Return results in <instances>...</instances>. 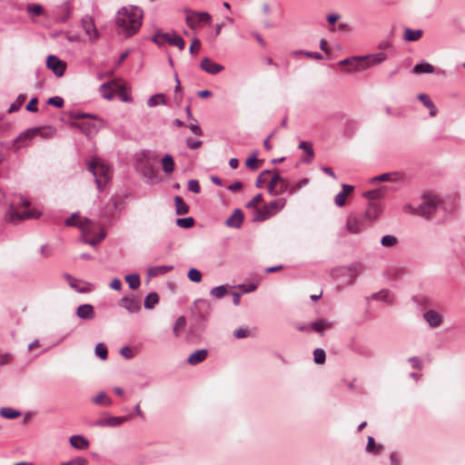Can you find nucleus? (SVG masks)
I'll list each match as a JSON object with an SVG mask.
<instances>
[{
  "mask_svg": "<svg viewBox=\"0 0 465 465\" xmlns=\"http://www.w3.org/2000/svg\"><path fill=\"white\" fill-rule=\"evenodd\" d=\"M412 74H432L434 72V66L427 62H422L415 64L411 69Z\"/></svg>",
  "mask_w": 465,
  "mask_h": 465,
  "instance_id": "c756f323",
  "label": "nucleus"
},
{
  "mask_svg": "<svg viewBox=\"0 0 465 465\" xmlns=\"http://www.w3.org/2000/svg\"><path fill=\"white\" fill-rule=\"evenodd\" d=\"M292 187V186L285 179L282 177V180L280 181V184L278 189H276V192H279V194L286 192L290 193V190Z\"/></svg>",
  "mask_w": 465,
  "mask_h": 465,
  "instance_id": "bf43d9fd",
  "label": "nucleus"
},
{
  "mask_svg": "<svg viewBox=\"0 0 465 465\" xmlns=\"http://www.w3.org/2000/svg\"><path fill=\"white\" fill-rule=\"evenodd\" d=\"M95 355L102 360L107 359V348L103 343H98L94 349Z\"/></svg>",
  "mask_w": 465,
  "mask_h": 465,
  "instance_id": "4d7b16f0",
  "label": "nucleus"
},
{
  "mask_svg": "<svg viewBox=\"0 0 465 465\" xmlns=\"http://www.w3.org/2000/svg\"><path fill=\"white\" fill-rule=\"evenodd\" d=\"M158 104H165V99H164L163 94H157L152 95L147 100V105L149 107H154Z\"/></svg>",
  "mask_w": 465,
  "mask_h": 465,
  "instance_id": "a18cd8bd",
  "label": "nucleus"
},
{
  "mask_svg": "<svg viewBox=\"0 0 465 465\" xmlns=\"http://www.w3.org/2000/svg\"><path fill=\"white\" fill-rule=\"evenodd\" d=\"M383 450V446L381 444H376L375 440L373 437L369 436L367 446H366V451L369 453H373L375 455H379Z\"/></svg>",
  "mask_w": 465,
  "mask_h": 465,
  "instance_id": "c9c22d12",
  "label": "nucleus"
},
{
  "mask_svg": "<svg viewBox=\"0 0 465 465\" xmlns=\"http://www.w3.org/2000/svg\"><path fill=\"white\" fill-rule=\"evenodd\" d=\"M371 298L374 299V300H379V301H382V302H391V300H390V293L386 290H382V291H381L379 292L373 293Z\"/></svg>",
  "mask_w": 465,
  "mask_h": 465,
  "instance_id": "13d9d810",
  "label": "nucleus"
},
{
  "mask_svg": "<svg viewBox=\"0 0 465 465\" xmlns=\"http://www.w3.org/2000/svg\"><path fill=\"white\" fill-rule=\"evenodd\" d=\"M349 64H355V70L365 69V65L363 64V60L361 56H352L339 62L340 65H349Z\"/></svg>",
  "mask_w": 465,
  "mask_h": 465,
  "instance_id": "473e14b6",
  "label": "nucleus"
},
{
  "mask_svg": "<svg viewBox=\"0 0 465 465\" xmlns=\"http://www.w3.org/2000/svg\"><path fill=\"white\" fill-rule=\"evenodd\" d=\"M64 278L67 281L70 287L79 293H88L93 289L91 283L76 279L69 273H64Z\"/></svg>",
  "mask_w": 465,
  "mask_h": 465,
  "instance_id": "0eeeda50",
  "label": "nucleus"
},
{
  "mask_svg": "<svg viewBox=\"0 0 465 465\" xmlns=\"http://www.w3.org/2000/svg\"><path fill=\"white\" fill-rule=\"evenodd\" d=\"M187 15L185 22L192 29H194L199 24H211L212 16L207 12H194L186 10Z\"/></svg>",
  "mask_w": 465,
  "mask_h": 465,
  "instance_id": "423d86ee",
  "label": "nucleus"
},
{
  "mask_svg": "<svg viewBox=\"0 0 465 465\" xmlns=\"http://www.w3.org/2000/svg\"><path fill=\"white\" fill-rule=\"evenodd\" d=\"M75 314L82 320L91 321L95 318L94 308L90 303H84L77 307Z\"/></svg>",
  "mask_w": 465,
  "mask_h": 465,
  "instance_id": "f3484780",
  "label": "nucleus"
},
{
  "mask_svg": "<svg viewBox=\"0 0 465 465\" xmlns=\"http://www.w3.org/2000/svg\"><path fill=\"white\" fill-rule=\"evenodd\" d=\"M423 318L432 328L439 327L442 323L441 315L434 310H429L423 313Z\"/></svg>",
  "mask_w": 465,
  "mask_h": 465,
  "instance_id": "412c9836",
  "label": "nucleus"
},
{
  "mask_svg": "<svg viewBox=\"0 0 465 465\" xmlns=\"http://www.w3.org/2000/svg\"><path fill=\"white\" fill-rule=\"evenodd\" d=\"M400 178L401 174L399 173H385L372 177L371 179V183H374L377 182H395Z\"/></svg>",
  "mask_w": 465,
  "mask_h": 465,
  "instance_id": "c85d7f7f",
  "label": "nucleus"
},
{
  "mask_svg": "<svg viewBox=\"0 0 465 465\" xmlns=\"http://www.w3.org/2000/svg\"><path fill=\"white\" fill-rule=\"evenodd\" d=\"M262 200V193H258L256 194L251 201H249L246 204H245V207L246 208H253V209H256V211L258 210L256 205L257 203H259Z\"/></svg>",
  "mask_w": 465,
  "mask_h": 465,
  "instance_id": "052dcab7",
  "label": "nucleus"
},
{
  "mask_svg": "<svg viewBox=\"0 0 465 465\" xmlns=\"http://www.w3.org/2000/svg\"><path fill=\"white\" fill-rule=\"evenodd\" d=\"M299 148L302 149L310 157H312L314 154L312 144L308 143L307 142H301Z\"/></svg>",
  "mask_w": 465,
  "mask_h": 465,
  "instance_id": "338daca9",
  "label": "nucleus"
},
{
  "mask_svg": "<svg viewBox=\"0 0 465 465\" xmlns=\"http://www.w3.org/2000/svg\"><path fill=\"white\" fill-rule=\"evenodd\" d=\"M370 223L363 214L351 213L346 222V229L349 232L357 234L364 231Z\"/></svg>",
  "mask_w": 465,
  "mask_h": 465,
  "instance_id": "39448f33",
  "label": "nucleus"
},
{
  "mask_svg": "<svg viewBox=\"0 0 465 465\" xmlns=\"http://www.w3.org/2000/svg\"><path fill=\"white\" fill-rule=\"evenodd\" d=\"M186 325V319L184 316H180L175 321L174 326H173V333L176 337L180 335V332L182 330L184 329Z\"/></svg>",
  "mask_w": 465,
  "mask_h": 465,
  "instance_id": "de8ad7c7",
  "label": "nucleus"
},
{
  "mask_svg": "<svg viewBox=\"0 0 465 465\" xmlns=\"http://www.w3.org/2000/svg\"><path fill=\"white\" fill-rule=\"evenodd\" d=\"M143 11L137 6H123L115 15L117 32L126 37L135 35L142 25Z\"/></svg>",
  "mask_w": 465,
  "mask_h": 465,
  "instance_id": "f257e3e1",
  "label": "nucleus"
},
{
  "mask_svg": "<svg viewBox=\"0 0 465 465\" xmlns=\"http://www.w3.org/2000/svg\"><path fill=\"white\" fill-rule=\"evenodd\" d=\"M438 204L439 199L436 196H424L422 202L417 207L416 214L430 219L435 214Z\"/></svg>",
  "mask_w": 465,
  "mask_h": 465,
  "instance_id": "20e7f679",
  "label": "nucleus"
},
{
  "mask_svg": "<svg viewBox=\"0 0 465 465\" xmlns=\"http://www.w3.org/2000/svg\"><path fill=\"white\" fill-rule=\"evenodd\" d=\"M243 213L240 209H235L232 214L226 220L225 224L228 227L239 229L243 221Z\"/></svg>",
  "mask_w": 465,
  "mask_h": 465,
  "instance_id": "5701e85b",
  "label": "nucleus"
},
{
  "mask_svg": "<svg viewBox=\"0 0 465 465\" xmlns=\"http://www.w3.org/2000/svg\"><path fill=\"white\" fill-rule=\"evenodd\" d=\"M153 41L158 45H163L168 43L171 45L177 46L180 50H183L185 47V42L181 35L173 33H162L157 32L153 37Z\"/></svg>",
  "mask_w": 465,
  "mask_h": 465,
  "instance_id": "7ed1b4c3",
  "label": "nucleus"
},
{
  "mask_svg": "<svg viewBox=\"0 0 465 465\" xmlns=\"http://www.w3.org/2000/svg\"><path fill=\"white\" fill-rule=\"evenodd\" d=\"M211 304L207 300L199 299L194 302V305L192 308L193 314L197 316L201 320H205L211 313Z\"/></svg>",
  "mask_w": 465,
  "mask_h": 465,
  "instance_id": "6e6552de",
  "label": "nucleus"
},
{
  "mask_svg": "<svg viewBox=\"0 0 465 465\" xmlns=\"http://www.w3.org/2000/svg\"><path fill=\"white\" fill-rule=\"evenodd\" d=\"M346 198L347 196L344 194V193L340 192L334 198L335 204L339 207L343 206L346 203Z\"/></svg>",
  "mask_w": 465,
  "mask_h": 465,
  "instance_id": "774afa93",
  "label": "nucleus"
},
{
  "mask_svg": "<svg viewBox=\"0 0 465 465\" xmlns=\"http://www.w3.org/2000/svg\"><path fill=\"white\" fill-rule=\"evenodd\" d=\"M423 31L421 29L412 30L411 28H405L403 39L406 42L418 41L422 36Z\"/></svg>",
  "mask_w": 465,
  "mask_h": 465,
  "instance_id": "2f4dec72",
  "label": "nucleus"
},
{
  "mask_svg": "<svg viewBox=\"0 0 465 465\" xmlns=\"http://www.w3.org/2000/svg\"><path fill=\"white\" fill-rule=\"evenodd\" d=\"M69 441L73 448L81 450H87L90 445L89 440L82 435H73Z\"/></svg>",
  "mask_w": 465,
  "mask_h": 465,
  "instance_id": "b1692460",
  "label": "nucleus"
},
{
  "mask_svg": "<svg viewBox=\"0 0 465 465\" xmlns=\"http://www.w3.org/2000/svg\"><path fill=\"white\" fill-rule=\"evenodd\" d=\"M142 173L146 178L147 183H154L157 182V170L151 164H144L142 168Z\"/></svg>",
  "mask_w": 465,
  "mask_h": 465,
  "instance_id": "bb28decb",
  "label": "nucleus"
},
{
  "mask_svg": "<svg viewBox=\"0 0 465 465\" xmlns=\"http://www.w3.org/2000/svg\"><path fill=\"white\" fill-rule=\"evenodd\" d=\"M38 128L40 129L38 134H41L43 137H51L55 134V129L51 126Z\"/></svg>",
  "mask_w": 465,
  "mask_h": 465,
  "instance_id": "69168bd1",
  "label": "nucleus"
},
{
  "mask_svg": "<svg viewBox=\"0 0 465 465\" xmlns=\"http://www.w3.org/2000/svg\"><path fill=\"white\" fill-rule=\"evenodd\" d=\"M26 96L25 94H19L16 98V100L10 105L7 112L9 114L17 112L23 105Z\"/></svg>",
  "mask_w": 465,
  "mask_h": 465,
  "instance_id": "49530a36",
  "label": "nucleus"
},
{
  "mask_svg": "<svg viewBox=\"0 0 465 465\" xmlns=\"http://www.w3.org/2000/svg\"><path fill=\"white\" fill-rule=\"evenodd\" d=\"M82 27L85 32V35L88 36L89 41L94 42L99 38L98 30L91 16L85 15L82 18Z\"/></svg>",
  "mask_w": 465,
  "mask_h": 465,
  "instance_id": "1a4fd4ad",
  "label": "nucleus"
},
{
  "mask_svg": "<svg viewBox=\"0 0 465 465\" xmlns=\"http://www.w3.org/2000/svg\"><path fill=\"white\" fill-rule=\"evenodd\" d=\"M203 331V327L200 324L192 325L189 329L188 338L192 340L193 338L199 339Z\"/></svg>",
  "mask_w": 465,
  "mask_h": 465,
  "instance_id": "09e8293b",
  "label": "nucleus"
},
{
  "mask_svg": "<svg viewBox=\"0 0 465 465\" xmlns=\"http://www.w3.org/2000/svg\"><path fill=\"white\" fill-rule=\"evenodd\" d=\"M119 305L130 313H137L141 310V302L135 298L124 297L119 301Z\"/></svg>",
  "mask_w": 465,
  "mask_h": 465,
  "instance_id": "a211bd4d",
  "label": "nucleus"
},
{
  "mask_svg": "<svg viewBox=\"0 0 465 465\" xmlns=\"http://www.w3.org/2000/svg\"><path fill=\"white\" fill-rule=\"evenodd\" d=\"M71 126L78 128L82 133L85 134L86 135H91L98 132L99 127H97L94 124L91 123H77V122H71Z\"/></svg>",
  "mask_w": 465,
  "mask_h": 465,
  "instance_id": "393cba45",
  "label": "nucleus"
},
{
  "mask_svg": "<svg viewBox=\"0 0 465 465\" xmlns=\"http://www.w3.org/2000/svg\"><path fill=\"white\" fill-rule=\"evenodd\" d=\"M188 190L193 193H199L201 192V186L198 180H190L188 182Z\"/></svg>",
  "mask_w": 465,
  "mask_h": 465,
  "instance_id": "680f3d73",
  "label": "nucleus"
},
{
  "mask_svg": "<svg viewBox=\"0 0 465 465\" xmlns=\"http://www.w3.org/2000/svg\"><path fill=\"white\" fill-rule=\"evenodd\" d=\"M208 356V351L206 349H201L193 351L190 354L187 361L191 365H197L203 362Z\"/></svg>",
  "mask_w": 465,
  "mask_h": 465,
  "instance_id": "a878e982",
  "label": "nucleus"
},
{
  "mask_svg": "<svg viewBox=\"0 0 465 465\" xmlns=\"http://www.w3.org/2000/svg\"><path fill=\"white\" fill-rule=\"evenodd\" d=\"M257 156H256V153H254L252 154V156L249 157L246 162H245V165L247 168L251 169V170H256L258 168L257 166Z\"/></svg>",
  "mask_w": 465,
  "mask_h": 465,
  "instance_id": "e2e57ef3",
  "label": "nucleus"
},
{
  "mask_svg": "<svg viewBox=\"0 0 465 465\" xmlns=\"http://www.w3.org/2000/svg\"><path fill=\"white\" fill-rule=\"evenodd\" d=\"M173 269V265H159L148 269L147 274L149 277H156L160 274H164Z\"/></svg>",
  "mask_w": 465,
  "mask_h": 465,
  "instance_id": "7c9ffc66",
  "label": "nucleus"
},
{
  "mask_svg": "<svg viewBox=\"0 0 465 465\" xmlns=\"http://www.w3.org/2000/svg\"><path fill=\"white\" fill-rule=\"evenodd\" d=\"M418 99L422 103V104L430 110V116H436L438 114V109L430 98V96L426 94H420L418 95Z\"/></svg>",
  "mask_w": 465,
  "mask_h": 465,
  "instance_id": "cd10ccee",
  "label": "nucleus"
},
{
  "mask_svg": "<svg viewBox=\"0 0 465 465\" xmlns=\"http://www.w3.org/2000/svg\"><path fill=\"white\" fill-rule=\"evenodd\" d=\"M125 281L128 283L129 288L132 290L137 289L141 284L140 276L137 273L126 275Z\"/></svg>",
  "mask_w": 465,
  "mask_h": 465,
  "instance_id": "37998d69",
  "label": "nucleus"
},
{
  "mask_svg": "<svg viewBox=\"0 0 465 465\" xmlns=\"http://www.w3.org/2000/svg\"><path fill=\"white\" fill-rule=\"evenodd\" d=\"M174 166H175V163H174V160H173V156L169 153L165 154L163 156V158L162 159L163 171L166 174H170L174 171Z\"/></svg>",
  "mask_w": 465,
  "mask_h": 465,
  "instance_id": "72a5a7b5",
  "label": "nucleus"
},
{
  "mask_svg": "<svg viewBox=\"0 0 465 465\" xmlns=\"http://www.w3.org/2000/svg\"><path fill=\"white\" fill-rule=\"evenodd\" d=\"M94 225V223L92 220L84 218L79 222V224H77V228L80 229L84 234H91L93 233Z\"/></svg>",
  "mask_w": 465,
  "mask_h": 465,
  "instance_id": "ea45409f",
  "label": "nucleus"
},
{
  "mask_svg": "<svg viewBox=\"0 0 465 465\" xmlns=\"http://www.w3.org/2000/svg\"><path fill=\"white\" fill-rule=\"evenodd\" d=\"M100 94L106 100H112L114 95V91L111 87L110 83H104L100 86Z\"/></svg>",
  "mask_w": 465,
  "mask_h": 465,
  "instance_id": "79ce46f5",
  "label": "nucleus"
},
{
  "mask_svg": "<svg viewBox=\"0 0 465 465\" xmlns=\"http://www.w3.org/2000/svg\"><path fill=\"white\" fill-rule=\"evenodd\" d=\"M388 192L389 188L387 186H381L374 190L364 192L362 196L370 202H376L379 199L384 198Z\"/></svg>",
  "mask_w": 465,
  "mask_h": 465,
  "instance_id": "aec40b11",
  "label": "nucleus"
},
{
  "mask_svg": "<svg viewBox=\"0 0 465 465\" xmlns=\"http://www.w3.org/2000/svg\"><path fill=\"white\" fill-rule=\"evenodd\" d=\"M200 67L202 70L210 74H217L224 69L223 65L214 63L209 57L203 58L200 64Z\"/></svg>",
  "mask_w": 465,
  "mask_h": 465,
  "instance_id": "dca6fc26",
  "label": "nucleus"
},
{
  "mask_svg": "<svg viewBox=\"0 0 465 465\" xmlns=\"http://www.w3.org/2000/svg\"><path fill=\"white\" fill-rule=\"evenodd\" d=\"M331 326L332 323L331 322H328L325 319H320L312 323L311 329L322 335L324 330L327 328H331Z\"/></svg>",
  "mask_w": 465,
  "mask_h": 465,
  "instance_id": "f704fd0d",
  "label": "nucleus"
},
{
  "mask_svg": "<svg viewBox=\"0 0 465 465\" xmlns=\"http://www.w3.org/2000/svg\"><path fill=\"white\" fill-rule=\"evenodd\" d=\"M193 224L194 219L193 217L179 218L176 220V225L183 229H189L193 227Z\"/></svg>",
  "mask_w": 465,
  "mask_h": 465,
  "instance_id": "3c124183",
  "label": "nucleus"
},
{
  "mask_svg": "<svg viewBox=\"0 0 465 465\" xmlns=\"http://www.w3.org/2000/svg\"><path fill=\"white\" fill-rule=\"evenodd\" d=\"M26 11L29 15H41L44 13V8L40 5L32 4L26 6Z\"/></svg>",
  "mask_w": 465,
  "mask_h": 465,
  "instance_id": "5fc2aeb1",
  "label": "nucleus"
},
{
  "mask_svg": "<svg viewBox=\"0 0 465 465\" xmlns=\"http://www.w3.org/2000/svg\"><path fill=\"white\" fill-rule=\"evenodd\" d=\"M72 0H66L54 10V17L60 23H65L72 14Z\"/></svg>",
  "mask_w": 465,
  "mask_h": 465,
  "instance_id": "f8f14e48",
  "label": "nucleus"
},
{
  "mask_svg": "<svg viewBox=\"0 0 465 465\" xmlns=\"http://www.w3.org/2000/svg\"><path fill=\"white\" fill-rule=\"evenodd\" d=\"M46 66L48 69L52 70L56 76L61 77L64 74L66 64L56 55L51 54L48 55L46 59Z\"/></svg>",
  "mask_w": 465,
  "mask_h": 465,
  "instance_id": "9d476101",
  "label": "nucleus"
},
{
  "mask_svg": "<svg viewBox=\"0 0 465 465\" xmlns=\"http://www.w3.org/2000/svg\"><path fill=\"white\" fill-rule=\"evenodd\" d=\"M87 169L93 173L98 191H103L104 185L111 179V167L107 163H98L94 160L87 163Z\"/></svg>",
  "mask_w": 465,
  "mask_h": 465,
  "instance_id": "f03ea898",
  "label": "nucleus"
},
{
  "mask_svg": "<svg viewBox=\"0 0 465 465\" xmlns=\"http://www.w3.org/2000/svg\"><path fill=\"white\" fill-rule=\"evenodd\" d=\"M39 130V128H30L21 133L15 141L18 143V147L26 146L27 142L31 141L38 134Z\"/></svg>",
  "mask_w": 465,
  "mask_h": 465,
  "instance_id": "4be33fe9",
  "label": "nucleus"
},
{
  "mask_svg": "<svg viewBox=\"0 0 465 465\" xmlns=\"http://www.w3.org/2000/svg\"><path fill=\"white\" fill-rule=\"evenodd\" d=\"M175 212L177 215L186 214L189 212L188 204L181 196L174 197Z\"/></svg>",
  "mask_w": 465,
  "mask_h": 465,
  "instance_id": "e433bc0d",
  "label": "nucleus"
},
{
  "mask_svg": "<svg viewBox=\"0 0 465 465\" xmlns=\"http://www.w3.org/2000/svg\"><path fill=\"white\" fill-rule=\"evenodd\" d=\"M382 210L383 208L381 203L370 202L363 215L368 223H371L380 216V214L382 213Z\"/></svg>",
  "mask_w": 465,
  "mask_h": 465,
  "instance_id": "4468645a",
  "label": "nucleus"
},
{
  "mask_svg": "<svg viewBox=\"0 0 465 465\" xmlns=\"http://www.w3.org/2000/svg\"><path fill=\"white\" fill-rule=\"evenodd\" d=\"M313 359H314V362L316 364L324 363L325 360H326V353H325L324 350H322L321 348L315 349L313 351Z\"/></svg>",
  "mask_w": 465,
  "mask_h": 465,
  "instance_id": "603ef678",
  "label": "nucleus"
},
{
  "mask_svg": "<svg viewBox=\"0 0 465 465\" xmlns=\"http://www.w3.org/2000/svg\"><path fill=\"white\" fill-rule=\"evenodd\" d=\"M131 419V416H121V417H114V416H109L105 417L100 420H97L94 422V425L97 427H119L122 423L124 421H127Z\"/></svg>",
  "mask_w": 465,
  "mask_h": 465,
  "instance_id": "ddd939ff",
  "label": "nucleus"
},
{
  "mask_svg": "<svg viewBox=\"0 0 465 465\" xmlns=\"http://www.w3.org/2000/svg\"><path fill=\"white\" fill-rule=\"evenodd\" d=\"M271 209H281L279 201H272L268 205H264L262 210H257V215L253 217V221H264L271 217L274 213Z\"/></svg>",
  "mask_w": 465,
  "mask_h": 465,
  "instance_id": "2eb2a0df",
  "label": "nucleus"
},
{
  "mask_svg": "<svg viewBox=\"0 0 465 465\" xmlns=\"http://www.w3.org/2000/svg\"><path fill=\"white\" fill-rule=\"evenodd\" d=\"M361 58L366 69L370 66L376 65L384 62L387 59V54L383 52H379L372 54L363 55Z\"/></svg>",
  "mask_w": 465,
  "mask_h": 465,
  "instance_id": "6ab92c4d",
  "label": "nucleus"
},
{
  "mask_svg": "<svg viewBox=\"0 0 465 465\" xmlns=\"http://www.w3.org/2000/svg\"><path fill=\"white\" fill-rule=\"evenodd\" d=\"M281 180H282V176L278 173H275L272 175V177L270 181L269 186H268V192L271 195H278L279 194V192H276V189H278Z\"/></svg>",
  "mask_w": 465,
  "mask_h": 465,
  "instance_id": "58836bf2",
  "label": "nucleus"
},
{
  "mask_svg": "<svg viewBox=\"0 0 465 465\" xmlns=\"http://www.w3.org/2000/svg\"><path fill=\"white\" fill-rule=\"evenodd\" d=\"M159 302V296L156 292H150L144 299V308L153 309Z\"/></svg>",
  "mask_w": 465,
  "mask_h": 465,
  "instance_id": "a19ab883",
  "label": "nucleus"
},
{
  "mask_svg": "<svg viewBox=\"0 0 465 465\" xmlns=\"http://www.w3.org/2000/svg\"><path fill=\"white\" fill-rule=\"evenodd\" d=\"M397 242H398L397 237L394 235H391V234H386V235L382 236V238L381 240V243L384 247H392L395 244H397Z\"/></svg>",
  "mask_w": 465,
  "mask_h": 465,
  "instance_id": "8fccbe9b",
  "label": "nucleus"
},
{
  "mask_svg": "<svg viewBox=\"0 0 465 465\" xmlns=\"http://www.w3.org/2000/svg\"><path fill=\"white\" fill-rule=\"evenodd\" d=\"M41 215V213L37 210H30V211H23L19 212L15 210L13 206L10 207L9 210V216L10 220L13 222H19L25 219H31V218H39Z\"/></svg>",
  "mask_w": 465,
  "mask_h": 465,
  "instance_id": "9b49d317",
  "label": "nucleus"
},
{
  "mask_svg": "<svg viewBox=\"0 0 465 465\" xmlns=\"http://www.w3.org/2000/svg\"><path fill=\"white\" fill-rule=\"evenodd\" d=\"M92 402L96 405L111 406L113 401L104 391L99 392L95 397L92 399Z\"/></svg>",
  "mask_w": 465,
  "mask_h": 465,
  "instance_id": "4c0bfd02",
  "label": "nucleus"
},
{
  "mask_svg": "<svg viewBox=\"0 0 465 465\" xmlns=\"http://www.w3.org/2000/svg\"><path fill=\"white\" fill-rule=\"evenodd\" d=\"M190 281L193 282H200L202 281V273L195 268H191L187 274Z\"/></svg>",
  "mask_w": 465,
  "mask_h": 465,
  "instance_id": "6e6d98bb",
  "label": "nucleus"
},
{
  "mask_svg": "<svg viewBox=\"0 0 465 465\" xmlns=\"http://www.w3.org/2000/svg\"><path fill=\"white\" fill-rule=\"evenodd\" d=\"M46 103L47 104L60 108L64 105V99L61 96H53L50 97Z\"/></svg>",
  "mask_w": 465,
  "mask_h": 465,
  "instance_id": "0e129e2a",
  "label": "nucleus"
},
{
  "mask_svg": "<svg viewBox=\"0 0 465 465\" xmlns=\"http://www.w3.org/2000/svg\"><path fill=\"white\" fill-rule=\"evenodd\" d=\"M226 292V285H219L217 287L213 288L210 292V294L216 299H221L225 295Z\"/></svg>",
  "mask_w": 465,
  "mask_h": 465,
  "instance_id": "864d4df0",
  "label": "nucleus"
},
{
  "mask_svg": "<svg viewBox=\"0 0 465 465\" xmlns=\"http://www.w3.org/2000/svg\"><path fill=\"white\" fill-rule=\"evenodd\" d=\"M0 415L5 419H15L21 415V412L12 408H1Z\"/></svg>",
  "mask_w": 465,
  "mask_h": 465,
  "instance_id": "c03bdc74",
  "label": "nucleus"
}]
</instances>
